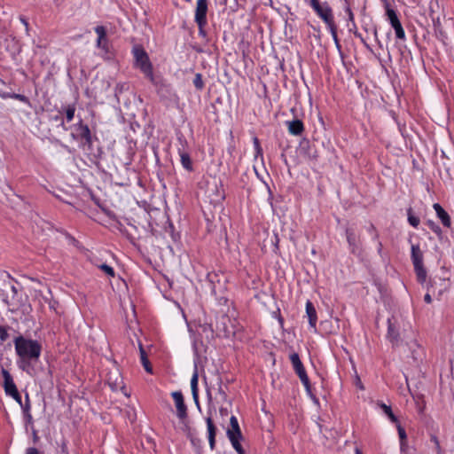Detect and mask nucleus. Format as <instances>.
Returning <instances> with one entry per match:
<instances>
[{"label": "nucleus", "mask_w": 454, "mask_h": 454, "mask_svg": "<svg viewBox=\"0 0 454 454\" xmlns=\"http://www.w3.org/2000/svg\"><path fill=\"white\" fill-rule=\"evenodd\" d=\"M94 31L98 35L96 46L100 50V56L105 59H112L114 58V51L107 37L106 28L104 26H97Z\"/></svg>", "instance_id": "obj_4"}, {"label": "nucleus", "mask_w": 454, "mask_h": 454, "mask_svg": "<svg viewBox=\"0 0 454 454\" xmlns=\"http://www.w3.org/2000/svg\"><path fill=\"white\" fill-rule=\"evenodd\" d=\"M395 425L398 431L400 444H408L407 434H406L404 428L400 425L399 421L397 422V424H395Z\"/></svg>", "instance_id": "obj_26"}, {"label": "nucleus", "mask_w": 454, "mask_h": 454, "mask_svg": "<svg viewBox=\"0 0 454 454\" xmlns=\"http://www.w3.org/2000/svg\"><path fill=\"white\" fill-rule=\"evenodd\" d=\"M414 270H415L418 281L420 284H424L427 280V270L424 267V264L414 265Z\"/></svg>", "instance_id": "obj_23"}, {"label": "nucleus", "mask_w": 454, "mask_h": 454, "mask_svg": "<svg viewBox=\"0 0 454 454\" xmlns=\"http://www.w3.org/2000/svg\"><path fill=\"white\" fill-rule=\"evenodd\" d=\"M180 141V147L177 148V153L180 157V162L182 167L189 172L193 170V164L190 154L186 152L185 147L187 146V141L184 138H178Z\"/></svg>", "instance_id": "obj_11"}, {"label": "nucleus", "mask_w": 454, "mask_h": 454, "mask_svg": "<svg viewBox=\"0 0 454 454\" xmlns=\"http://www.w3.org/2000/svg\"><path fill=\"white\" fill-rule=\"evenodd\" d=\"M344 12H346V14L348 16V25L349 23H351V25L353 27H355V28H356V24L355 22V15H354V12H353L351 7L345 6L344 7Z\"/></svg>", "instance_id": "obj_30"}, {"label": "nucleus", "mask_w": 454, "mask_h": 454, "mask_svg": "<svg viewBox=\"0 0 454 454\" xmlns=\"http://www.w3.org/2000/svg\"><path fill=\"white\" fill-rule=\"evenodd\" d=\"M12 98L13 99H16V100H19L26 105H28L30 106V100L29 98L25 96V95H22V94H17V93H13L12 96H11Z\"/></svg>", "instance_id": "obj_34"}, {"label": "nucleus", "mask_w": 454, "mask_h": 454, "mask_svg": "<svg viewBox=\"0 0 454 454\" xmlns=\"http://www.w3.org/2000/svg\"><path fill=\"white\" fill-rule=\"evenodd\" d=\"M6 337H7L6 331L4 328L0 327V339L2 340H4L6 339Z\"/></svg>", "instance_id": "obj_45"}, {"label": "nucleus", "mask_w": 454, "mask_h": 454, "mask_svg": "<svg viewBox=\"0 0 454 454\" xmlns=\"http://www.w3.org/2000/svg\"><path fill=\"white\" fill-rule=\"evenodd\" d=\"M382 251V243L380 241L378 242V253L380 254Z\"/></svg>", "instance_id": "obj_48"}, {"label": "nucleus", "mask_w": 454, "mask_h": 454, "mask_svg": "<svg viewBox=\"0 0 454 454\" xmlns=\"http://www.w3.org/2000/svg\"><path fill=\"white\" fill-rule=\"evenodd\" d=\"M101 270H103L107 276L114 277V269L107 265V264H101L98 266Z\"/></svg>", "instance_id": "obj_35"}, {"label": "nucleus", "mask_w": 454, "mask_h": 454, "mask_svg": "<svg viewBox=\"0 0 454 454\" xmlns=\"http://www.w3.org/2000/svg\"><path fill=\"white\" fill-rule=\"evenodd\" d=\"M346 236H347V240H348L349 246H355V244H356V236H355L354 232L348 229L346 231Z\"/></svg>", "instance_id": "obj_37"}, {"label": "nucleus", "mask_w": 454, "mask_h": 454, "mask_svg": "<svg viewBox=\"0 0 454 454\" xmlns=\"http://www.w3.org/2000/svg\"><path fill=\"white\" fill-rule=\"evenodd\" d=\"M298 151L308 160H316L317 159L318 155L315 146L307 138L301 140Z\"/></svg>", "instance_id": "obj_12"}, {"label": "nucleus", "mask_w": 454, "mask_h": 454, "mask_svg": "<svg viewBox=\"0 0 454 454\" xmlns=\"http://www.w3.org/2000/svg\"><path fill=\"white\" fill-rule=\"evenodd\" d=\"M290 361H291V363L293 364L294 370L295 371V372L299 376L302 385L304 386L307 394L315 402H317V400L315 397V395L312 394L309 377H308V375L306 373V371H305V368H304V366H303V364H302V363H301V359L299 357V355L297 353L291 354L290 355Z\"/></svg>", "instance_id": "obj_5"}, {"label": "nucleus", "mask_w": 454, "mask_h": 454, "mask_svg": "<svg viewBox=\"0 0 454 454\" xmlns=\"http://www.w3.org/2000/svg\"><path fill=\"white\" fill-rule=\"evenodd\" d=\"M77 134H73V137L81 142L83 147L90 148L92 146V135L87 124H84L82 120L75 125Z\"/></svg>", "instance_id": "obj_9"}, {"label": "nucleus", "mask_w": 454, "mask_h": 454, "mask_svg": "<svg viewBox=\"0 0 454 454\" xmlns=\"http://www.w3.org/2000/svg\"><path fill=\"white\" fill-rule=\"evenodd\" d=\"M411 258L414 265L423 264V253L419 247V245L411 246Z\"/></svg>", "instance_id": "obj_20"}, {"label": "nucleus", "mask_w": 454, "mask_h": 454, "mask_svg": "<svg viewBox=\"0 0 454 454\" xmlns=\"http://www.w3.org/2000/svg\"><path fill=\"white\" fill-rule=\"evenodd\" d=\"M408 222L413 227H418L419 224V218L411 214V210H408Z\"/></svg>", "instance_id": "obj_32"}, {"label": "nucleus", "mask_w": 454, "mask_h": 454, "mask_svg": "<svg viewBox=\"0 0 454 454\" xmlns=\"http://www.w3.org/2000/svg\"><path fill=\"white\" fill-rule=\"evenodd\" d=\"M26 454H41V453L36 448L30 447V448L27 449Z\"/></svg>", "instance_id": "obj_43"}, {"label": "nucleus", "mask_w": 454, "mask_h": 454, "mask_svg": "<svg viewBox=\"0 0 454 454\" xmlns=\"http://www.w3.org/2000/svg\"><path fill=\"white\" fill-rule=\"evenodd\" d=\"M20 408L23 411L26 421L27 423H31L32 422V415L30 412L31 405H30L29 395L27 393H26V395H25V402L24 403L22 402V403L20 404Z\"/></svg>", "instance_id": "obj_21"}, {"label": "nucleus", "mask_w": 454, "mask_h": 454, "mask_svg": "<svg viewBox=\"0 0 454 454\" xmlns=\"http://www.w3.org/2000/svg\"><path fill=\"white\" fill-rule=\"evenodd\" d=\"M11 289L13 292V294H17V288L15 287V286L11 285Z\"/></svg>", "instance_id": "obj_50"}, {"label": "nucleus", "mask_w": 454, "mask_h": 454, "mask_svg": "<svg viewBox=\"0 0 454 454\" xmlns=\"http://www.w3.org/2000/svg\"><path fill=\"white\" fill-rule=\"evenodd\" d=\"M21 20L26 26H27V22L24 19H21Z\"/></svg>", "instance_id": "obj_53"}, {"label": "nucleus", "mask_w": 454, "mask_h": 454, "mask_svg": "<svg viewBox=\"0 0 454 454\" xmlns=\"http://www.w3.org/2000/svg\"><path fill=\"white\" fill-rule=\"evenodd\" d=\"M368 231L372 235V238L374 239H378L379 234H378V231H376V229H375V227L373 225H371L368 228Z\"/></svg>", "instance_id": "obj_41"}, {"label": "nucleus", "mask_w": 454, "mask_h": 454, "mask_svg": "<svg viewBox=\"0 0 454 454\" xmlns=\"http://www.w3.org/2000/svg\"><path fill=\"white\" fill-rule=\"evenodd\" d=\"M353 30H354V31H356V28H355V27H353V26H352V27H351V28H349V31H353Z\"/></svg>", "instance_id": "obj_54"}, {"label": "nucleus", "mask_w": 454, "mask_h": 454, "mask_svg": "<svg viewBox=\"0 0 454 454\" xmlns=\"http://www.w3.org/2000/svg\"><path fill=\"white\" fill-rule=\"evenodd\" d=\"M253 145H254V158L255 159L260 158L261 160H262L263 159V152H262V148L260 144V140L257 137H253Z\"/></svg>", "instance_id": "obj_24"}, {"label": "nucleus", "mask_w": 454, "mask_h": 454, "mask_svg": "<svg viewBox=\"0 0 454 454\" xmlns=\"http://www.w3.org/2000/svg\"><path fill=\"white\" fill-rule=\"evenodd\" d=\"M377 405L392 423L397 424L398 419L396 416L393 413L390 406L385 404L384 403H379Z\"/></svg>", "instance_id": "obj_22"}, {"label": "nucleus", "mask_w": 454, "mask_h": 454, "mask_svg": "<svg viewBox=\"0 0 454 454\" xmlns=\"http://www.w3.org/2000/svg\"><path fill=\"white\" fill-rule=\"evenodd\" d=\"M208 12V0H197L194 11V21L199 28V35L205 36V27L207 25V14Z\"/></svg>", "instance_id": "obj_6"}, {"label": "nucleus", "mask_w": 454, "mask_h": 454, "mask_svg": "<svg viewBox=\"0 0 454 454\" xmlns=\"http://www.w3.org/2000/svg\"><path fill=\"white\" fill-rule=\"evenodd\" d=\"M74 113H75V105L74 104H70L66 107L65 114H66V119H67V122H70L74 119Z\"/></svg>", "instance_id": "obj_27"}, {"label": "nucleus", "mask_w": 454, "mask_h": 454, "mask_svg": "<svg viewBox=\"0 0 454 454\" xmlns=\"http://www.w3.org/2000/svg\"><path fill=\"white\" fill-rule=\"evenodd\" d=\"M434 209L435 210V213L438 216V218L441 220L442 223L445 227H450L451 222L449 214L442 207V206L438 203H434L433 205Z\"/></svg>", "instance_id": "obj_17"}, {"label": "nucleus", "mask_w": 454, "mask_h": 454, "mask_svg": "<svg viewBox=\"0 0 454 454\" xmlns=\"http://www.w3.org/2000/svg\"><path fill=\"white\" fill-rule=\"evenodd\" d=\"M431 441L434 443L438 453H440L442 451V449H441L440 442H439V440L437 439V437L435 435H432Z\"/></svg>", "instance_id": "obj_40"}, {"label": "nucleus", "mask_w": 454, "mask_h": 454, "mask_svg": "<svg viewBox=\"0 0 454 454\" xmlns=\"http://www.w3.org/2000/svg\"><path fill=\"white\" fill-rule=\"evenodd\" d=\"M125 86H126L125 83L117 84L115 87V94H117L118 92H121L124 89Z\"/></svg>", "instance_id": "obj_46"}, {"label": "nucleus", "mask_w": 454, "mask_h": 454, "mask_svg": "<svg viewBox=\"0 0 454 454\" xmlns=\"http://www.w3.org/2000/svg\"><path fill=\"white\" fill-rule=\"evenodd\" d=\"M309 5L316 12V14L324 21L327 29L329 30L336 49L341 52V44L338 38V27L334 20L333 11L327 2L321 4L319 0H309Z\"/></svg>", "instance_id": "obj_2"}, {"label": "nucleus", "mask_w": 454, "mask_h": 454, "mask_svg": "<svg viewBox=\"0 0 454 454\" xmlns=\"http://www.w3.org/2000/svg\"><path fill=\"white\" fill-rule=\"evenodd\" d=\"M193 85L199 90H201L204 88V82L202 79L201 74H196L193 79Z\"/></svg>", "instance_id": "obj_31"}, {"label": "nucleus", "mask_w": 454, "mask_h": 454, "mask_svg": "<svg viewBox=\"0 0 454 454\" xmlns=\"http://www.w3.org/2000/svg\"><path fill=\"white\" fill-rule=\"evenodd\" d=\"M140 356H141V362H142L145 371L147 372L152 373V368H151L149 361H148V359L146 357L145 352V350L143 349L142 347H140Z\"/></svg>", "instance_id": "obj_29"}, {"label": "nucleus", "mask_w": 454, "mask_h": 454, "mask_svg": "<svg viewBox=\"0 0 454 454\" xmlns=\"http://www.w3.org/2000/svg\"><path fill=\"white\" fill-rule=\"evenodd\" d=\"M408 345L413 360L416 362L421 361L424 357L423 348L418 343L416 340H411Z\"/></svg>", "instance_id": "obj_16"}, {"label": "nucleus", "mask_w": 454, "mask_h": 454, "mask_svg": "<svg viewBox=\"0 0 454 454\" xmlns=\"http://www.w3.org/2000/svg\"><path fill=\"white\" fill-rule=\"evenodd\" d=\"M356 454H362V453H361V451L358 449H356Z\"/></svg>", "instance_id": "obj_52"}, {"label": "nucleus", "mask_w": 454, "mask_h": 454, "mask_svg": "<svg viewBox=\"0 0 454 454\" xmlns=\"http://www.w3.org/2000/svg\"><path fill=\"white\" fill-rule=\"evenodd\" d=\"M2 375L4 378V388L6 395H8L13 392L15 393L18 389L10 372L7 370L3 369Z\"/></svg>", "instance_id": "obj_14"}, {"label": "nucleus", "mask_w": 454, "mask_h": 454, "mask_svg": "<svg viewBox=\"0 0 454 454\" xmlns=\"http://www.w3.org/2000/svg\"><path fill=\"white\" fill-rule=\"evenodd\" d=\"M13 343L18 356V367L31 374L34 371V364L39 361L41 356L42 345L38 340L22 335L16 337Z\"/></svg>", "instance_id": "obj_1"}, {"label": "nucleus", "mask_w": 454, "mask_h": 454, "mask_svg": "<svg viewBox=\"0 0 454 454\" xmlns=\"http://www.w3.org/2000/svg\"><path fill=\"white\" fill-rule=\"evenodd\" d=\"M131 53L134 59V67L138 68L145 78L153 82V67L144 47L141 44H135Z\"/></svg>", "instance_id": "obj_3"}, {"label": "nucleus", "mask_w": 454, "mask_h": 454, "mask_svg": "<svg viewBox=\"0 0 454 454\" xmlns=\"http://www.w3.org/2000/svg\"><path fill=\"white\" fill-rule=\"evenodd\" d=\"M93 202H94V204H95L98 207L101 208V209H102V211H104V212H105L108 216H110V217H114V216L112 211H110V210H108V209H106V208L105 207V206H104V202H105V200H93Z\"/></svg>", "instance_id": "obj_33"}, {"label": "nucleus", "mask_w": 454, "mask_h": 454, "mask_svg": "<svg viewBox=\"0 0 454 454\" xmlns=\"http://www.w3.org/2000/svg\"><path fill=\"white\" fill-rule=\"evenodd\" d=\"M137 205L140 207H143L145 209V211H146L148 213V215H150L151 218L153 217V213L157 211L156 208L150 207V205L147 200H137Z\"/></svg>", "instance_id": "obj_28"}, {"label": "nucleus", "mask_w": 454, "mask_h": 454, "mask_svg": "<svg viewBox=\"0 0 454 454\" xmlns=\"http://www.w3.org/2000/svg\"><path fill=\"white\" fill-rule=\"evenodd\" d=\"M288 132L293 136H301L304 131V124L302 121L295 119L286 121Z\"/></svg>", "instance_id": "obj_15"}, {"label": "nucleus", "mask_w": 454, "mask_h": 454, "mask_svg": "<svg viewBox=\"0 0 454 454\" xmlns=\"http://www.w3.org/2000/svg\"><path fill=\"white\" fill-rule=\"evenodd\" d=\"M428 225L430 226L431 230L436 233V234H441V228L439 226H437L436 224H434V223H429Z\"/></svg>", "instance_id": "obj_42"}, {"label": "nucleus", "mask_w": 454, "mask_h": 454, "mask_svg": "<svg viewBox=\"0 0 454 454\" xmlns=\"http://www.w3.org/2000/svg\"><path fill=\"white\" fill-rule=\"evenodd\" d=\"M53 120H54V121H60V126H61L65 130H67V127L65 126V122H64L63 119H62L60 116H59V115H58V116H55V117L53 118Z\"/></svg>", "instance_id": "obj_44"}, {"label": "nucleus", "mask_w": 454, "mask_h": 454, "mask_svg": "<svg viewBox=\"0 0 454 454\" xmlns=\"http://www.w3.org/2000/svg\"><path fill=\"white\" fill-rule=\"evenodd\" d=\"M8 395L12 397L20 405L22 403V399L18 390Z\"/></svg>", "instance_id": "obj_38"}, {"label": "nucleus", "mask_w": 454, "mask_h": 454, "mask_svg": "<svg viewBox=\"0 0 454 454\" xmlns=\"http://www.w3.org/2000/svg\"><path fill=\"white\" fill-rule=\"evenodd\" d=\"M173 400L175 402V405L176 408V415L180 419L181 423L186 427V419H187V407L184 403V395L181 391H175L171 394Z\"/></svg>", "instance_id": "obj_10"}, {"label": "nucleus", "mask_w": 454, "mask_h": 454, "mask_svg": "<svg viewBox=\"0 0 454 454\" xmlns=\"http://www.w3.org/2000/svg\"><path fill=\"white\" fill-rule=\"evenodd\" d=\"M3 276L11 280V276L8 273H4Z\"/></svg>", "instance_id": "obj_51"}, {"label": "nucleus", "mask_w": 454, "mask_h": 454, "mask_svg": "<svg viewBox=\"0 0 454 454\" xmlns=\"http://www.w3.org/2000/svg\"><path fill=\"white\" fill-rule=\"evenodd\" d=\"M191 387L193 398L198 403V373L195 372L191 379Z\"/></svg>", "instance_id": "obj_25"}, {"label": "nucleus", "mask_w": 454, "mask_h": 454, "mask_svg": "<svg viewBox=\"0 0 454 454\" xmlns=\"http://www.w3.org/2000/svg\"><path fill=\"white\" fill-rule=\"evenodd\" d=\"M388 340L393 344L396 345L399 341V332L395 324L391 319L387 320V334Z\"/></svg>", "instance_id": "obj_18"}, {"label": "nucleus", "mask_w": 454, "mask_h": 454, "mask_svg": "<svg viewBox=\"0 0 454 454\" xmlns=\"http://www.w3.org/2000/svg\"><path fill=\"white\" fill-rule=\"evenodd\" d=\"M306 315L309 319V326L316 333L317 332V316L316 309L310 301H307V302H306Z\"/></svg>", "instance_id": "obj_13"}, {"label": "nucleus", "mask_w": 454, "mask_h": 454, "mask_svg": "<svg viewBox=\"0 0 454 454\" xmlns=\"http://www.w3.org/2000/svg\"><path fill=\"white\" fill-rule=\"evenodd\" d=\"M373 35H374V37L376 38V40H378V31H377L376 27H374V29H373Z\"/></svg>", "instance_id": "obj_49"}, {"label": "nucleus", "mask_w": 454, "mask_h": 454, "mask_svg": "<svg viewBox=\"0 0 454 454\" xmlns=\"http://www.w3.org/2000/svg\"><path fill=\"white\" fill-rule=\"evenodd\" d=\"M400 454H416L415 450L408 444H400Z\"/></svg>", "instance_id": "obj_36"}, {"label": "nucleus", "mask_w": 454, "mask_h": 454, "mask_svg": "<svg viewBox=\"0 0 454 454\" xmlns=\"http://www.w3.org/2000/svg\"><path fill=\"white\" fill-rule=\"evenodd\" d=\"M385 9H386L387 19L388 22L390 23L391 27L394 28L396 38L401 41H405L406 40L405 31L402 26V23L398 18L396 12L391 8V6L388 3H386Z\"/></svg>", "instance_id": "obj_8"}, {"label": "nucleus", "mask_w": 454, "mask_h": 454, "mask_svg": "<svg viewBox=\"0 0 454 454\" xmlns=\"http://www.w3.org/2000/svg\"><path fill=\"white\" fill-rule=\"evenodd\" d=\"M206 422L207 427L209 446L211 450H214L215 445V427L213 424L211 418H207Z\"/></svg>", "instance_id": "obj_19"}, {"label": "nucleus", "mask_w": 454, "mask_h": 454, "mask_svg": "<svg viewBox=\"0 0 454 454\" xmlns=\"http://www.w3.org/2000/svg\"><path fill=\"white\" fill-rule=\"evenodd\" d=\"M354 35L356 37L359 38L362 42V43L367 48V49H370V46L369 44L366 43V41L364 39V37L362 36V35L357 32V30L354 31Z\"/></svg>", "instance_id": "obj_39"}, {"label": "nucleus", "mask_w": 454, "mask_h": 454, "mask_svg": "<svg viewBox=\"0 0 454 454\" xmlns=\"http://www.w3.org/2000/svg\"><path fill=\"white\" fill-rule=\"evenodd\" d=\"M230 423L231 427L227 430V436L238 454H245V451L239 442V440L242 438V434L237 418L235 416H231Z\"/></svg>", "instance_id": "obj_7"}, {"label": "nucleus", "mask_w": 454, "mask_h": 454, "mask_svg": "<svg viewBox=\"0 0 454 454\" xmlns=\"http://www.w3.org/2000/svg\"><path fill=\"white\" fill-rule=\"evenodd\" d=\"M424 301L427 302V303H431L432 302V297L429 294H427L424 297Z\"/></svg>", "instance_id": "obj_47"}]
</instances>
